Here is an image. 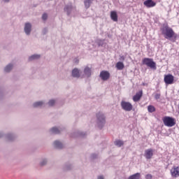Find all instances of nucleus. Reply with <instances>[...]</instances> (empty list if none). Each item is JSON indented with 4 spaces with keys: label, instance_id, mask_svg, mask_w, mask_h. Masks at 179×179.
Masks as SVG:
<instances>
[{
    "label": "nucleus",
    "instance_id": "18",
    "mask_svg": "<svg viewBox=\"0 0 179 179\" xmlns=\"http://www.w3.org/2000/svg\"><path fill=\"white\" fill-rule=\"evenodd\" d=\"M129 179H141V173H136L129 177Z\"/></svg>",
    "mask_w": 179,
    "mask_h": 179
},
{
    "label": "nucleus",
    "instance_id": "30",
    "mask_svg": "<svg viewBox=\"0 0 179 179\" xmlns=\"http://www.w3.org/2000/svg\"><path fill=\"white\" fill-rule=\"evenodd\" d=\"M47 164L46 160H43V162H41V166H45Z\"/></svg>",
    "mask_w": 179,
    "mask_h": 179
},
{
    "label": "nucleus",
    "instance_id": "24",
    "mask_svg": "<svg viewBox=\"0 0 179 179\" xmlns=\"http://www.w3.org/2000/svg\"><path fill=\"white\" fill-rule=\"evenodd\" d=\"M64 10H65V12L67 13V15H70L71 10H72V6H66L64 8Z\"/></svg>",
    "mask_w": 179,
    "mask_h": 179
},
{
    "label": "nucleus",
    "instance_id": "2",
    "mask_svg": "<svg viewBox=\"0 0 179 179\" xmlns=\"http://www.w3.org/2000/svg\"><path fill=\"white\" fill-rule=\"evenodd\" d=\"M143 64L145 65L147 67L152 69L156 70V62L153 61V59L150 58H144L143 59Z\"/></svg>",
    "mask_w": 179,
    "mask_h": 179
},
{
    "label": "nucleus",
    "instance_id": "34",
    "mask_svg": "<svg viewBox=\"0 0 179 179\" xmlns=\"http://www.w3.org/2000/svg\"><path fill=\"white\" fill-rule=\"evenodd\" d=\"M76 63L78 64V63H79V60H77V61H76Z\"/></svg>",
    "mask_w": 179,
    "mask_h": 179
},
{
    "label": "nucleus",
    "instance_id": "11",
    "mask_svg": "<svg viewBox=\"0 0 179 179\" xmlns=\"http://www.w3.org/2000/svg\"><path fill=\"white\" fill-rule=\"evenodd\" d=\"M143 4L146 8H153V6H156V2L153 1H145Z\"/></svg>",
    "mask_w": 179,
    "mask_h": 179
},
{
    "label": "nucleus",
    "instance_id": "17",
    "mask_svg": "<svg viewBox=\"0 0 179 179\" xmlns=\"http://www.w3.org/2000/svg\"><path fill=\"white\" fill-rule=\"evenodd\" d=\"M54 146H55L56 148H59V149L63 148V144H62V143H61V142L59 141H55L54 142Z\"/></svg>",
    "mask_w": 179,
    "mask_h": 179
},
{
    "label": "nucleus",
    "instance_id": "12",
    "mask_svg": "<svg viewBox=\"0 0 179 179\" xmlns=\"http://www.w3.org/2000/svg\"><path fill=\"white\" fill-rule=\"evenodd\" d=\"M110 19H112L113 22H118V15L117 11L110 12Z\"/></svg>",
    "mask_w": 179,
    "mask_h": 179
},
{
    "label": "nucleus",
    "instance_id": "23",
    "mask_svg": "<svg viewBox=\"0 0 179 179\" xmlns=\"http://www.w3.org/2000/svg\"><path fill=\"white\" fill-rule=\"evenodd\" d=\"M50 131L52 133V134H60V131L58 128L57 127H52L50 130Z\"/></svg>",
    "mask_w": 179,
    "mask_h": 179
},
{
    "label": "nucleus",
    "instance_id": "32",
    "mask_svg": "<svg viewBox=\"0 0 179 179\" xmlns=\"http://www.w3.org/2000/svg\"><path fill=\"white\" fill-rule=\"evenodd\" d=\"M120 60L124 61L125 60V57L124 56H121L120 57Z\"/></svg>",
    "mask_w": 179,
    "mask_h": 179
},
{
    "label": "nucleus",
    "instance_id": "27",
    "mask_svg": "<svg viewBox=\"0 0 179 179\" xmlns=\"http://www.w3.org/2000/svg\"><path fill=\"white\" fill-rule=\"evenodd\" d=\"M55 103H56L55 100H50L48 102V105L49 106L52 107L55 106Z\"/></svg>",
    "mask_w": 179,
    "mask_h": 179
},
{
    "label": "nucleus",
    "instance_id": "6",
    "mask_svg": "<svg viewBox=\"0 0 179 179\" xmlns=\"http://www.w3.org/2000/svg\"><path fill=\"white\" fill-rule=\"evenodd\" d=\"M171 177L173 178H177L179 177V166H173L170 171Z\"/></svg>",
    "mask_w": 179,
    "mask_h": 179
},
{
    "label": "nucleus",
    "instance_id": "22",
    "mask_svg": "<svg viewBox=\"0 0 179 179\" xmlns=\"http://www.w3.org/2000/svg\"><path fill=\"white\" fill-rule=\"evenodd\" d=\"M41 57V55H34L32 56H31L29 58V61H33V60H35V59H40Z\"/></svg>",
    "mask_w": 179,
    "mask_h": 179
},
{
    "label": "nucleus",
    "instance_id": "28",
    "mask_svg": "<svg viewBox=\"0 0 179 179\" xmlns=\"http://www.w3.org/2000/svg\"><path fill=\"white\" fill-rule=\"evenodd\" d=\"M160 96H161V94H155V99L156 100H159V99H160Z\"/></svg>",
    "mask_w": 179,
    "mask_h": 179
},
{
    "label": "nucleus",
    "instance_id": "33",
    "mask_svg": "<svg viewBox=\"0 0 179 179\" xmlns=\"http://www.w3.org/2000/svg\"><path fill=\"white\" fill-rule=\"evenodd\" d=\"M98 179H104V177L103 176H98Z\"/></svg>",
    "mask_w": 179,
    "mask_h": 179
},
{
    "label": "nucleus",
    "instance_id": "19",
    "mask_svg": "<svg viewBox=\"0 0 179 179\" xmlns=\"http://www.w3.org/2000/svg\"><path fill=\"white\" fill-rule=\"evenodd\" d=\"M148 111L150 113H153L156 112V108H155V106H153L152 105H150L148 106Z\"/></svg>",
    "mask_w": 179,
    "mask_h": 179
},
{
    "label": "nucleus",
    "instance_id": "35",
    "mask_svg": "<svg viewBox=\"0 0 179 179\" xmlns=\"http://www.w3.org/2000/svg\"><path fill=\"white\" fill-rule=\"evenodd\" d=\"M148 1H152V0H148Z\"/></svg>",
    "mask_w": 179,
    "mask_h": 179
},
{
    "label": "nucleus",
    "instance_id": "1",
    "mask_svg": "<svg viewBox=\"0 0 179 179\" xmlns=\"http://www.w3.org/2000/svg\"><path fill=\"white\" fill-rule=\"evenodd\" d=\"M161 31L164 35V37L167 40H170L171 38H174V40L177 39V34L172 29L171 27H169L168 24H164L161 28Z\"/></svg>",
    "mask_w": 179,
    "mask_h": 179
},
{
    "label": "nucleus",
    "instance_id": "21",
    "mask_svg": "<svg viewBox=\"0 0 179 179\" xmlns=\"http://www.w3.org/2000/svg\"><path fill=\"white\" fill-rule=\"evenodd\" d=\"M13 64H8V66H6L4 69V71L6 73H9L10 72V71L13 69Z\"/></svg>",
    "mask_w": 179,
    "mask_h": 179
},
{
    "label": "nucleus",
    "instance_id": "14",
    "mask_svg": "<svg viewBox=\"0 0 179 179\" xmlns=\"http://www.w3.org/2000/svg\"><path fill=\"white\" fill-rule=\"evenodd\" d=\"M84 73L87 78L91 77V76H92V69H90L88 66L85 67V69H84Z\"/></svg>",
    "mask_w": 179,
    "mask_h": 179
},
{
    "label": "nucleus",
    "instance_id": "15",
    "mask_svg": "<svg viewBox=\"0 0 179 179\" xmlns=\"http://www.w3.org/2000/svg\"><path fill=\"white\" fill-rule=\"evenodd\" d=\"M72 76L73 78H79L80 77V71L78 69H74L72 71Z\"/></svg>",
    "mask_w": 179,
    "mask_h": 179
},
{
    "label": "nucleus",
    "instance_id": "7",
    "mask_svg": "<svg viewBox=\"0 0 179 179\" xmlns=\"http://www.w3.org/2000/svg\"><path fill=\"white\" fill-rule=\"evenodd\" d=\"M99 77L103 81H107L110 78V73L107 71H102L100 73Z\"/></svg>",
    "mask_w": 179,
    "mask_h": 179
},
{
    "label": "nucleus",
    "instance_id": "31",
    "mask_svg": "<svg viewBox=\"0 0 179 179\" xmlns=\"http://www.w3.org/2000/svg\"><path fill=\"white\" fill-rule=\"evenodd\" d=\"M145 178H146V179H152V175H150V174H147L146 176H145Z\"/></svg>",
    "mask_w": 179,
    "mask_h": 179
},
{
    "label": "nucleus",
    "instance_id": "3",
    "mask_svg": "<svg viewBox=\"0 0 179 179\" xmlns=\"http://www.w3.org/2000/svg\"><path fill=\"white\" fill-rule=\"evenodd\" d=\"M162 121L166 127H173L176 125V122L174 120V118L171 117H164L162 119Z\"/></svg>",
    "mask_w": 179,
    "mask_h": 179
},
{
    "label": "nucleus",
    "instance_id": "4",
    "mask_svg": "<svg viewBox=\"0 0 179 179\" xmlns=\"http://www.w3.org/2000/svg\"><path fill=\"white\" fill-rule=\"evenodd\" d=\"M120 106L122 107V109L126 112H131L132 111V109H134L132 103L128 101H122Z\"/></svg>",
    "mask_w": 179,
    "mask_h": 179
},
{
    "label": "nucleus",
    "instance_id": "26",
    "mask_svg": "<svg viewBox=\"0 0 179 179\" xmlns=\"http://www.w3.org/2000/svg\"><path fill=\"white\" fill-rule=\"evenodd\" d=\"M91 3H92V1H85V8H86L87 9H88V8L90 7Z\"/></svg>",
    "mask_w": 179,
    "mask_h": 179
},
{
    "label": "nucleus",
    "instance_id": "13",
    "mask_svg": "<svg viewBox=\"0 0 179 179\" xmlns=\"http://www.w3.org/2000/svg\"><path fill=\"white\" fill-rule=\"evenodd\" d=\"M31 31V24L30 23H26L24 27V32L26 34H30Z\"/></svg>",
    "mask_w": 179,
    "mask_h": 179
},
{
    "label": "nucleus",
    "instance_id": "9",
    "mask_svg": "<svg viewBox=\"0 0 179 179\" xmlns=\"http://www.w3.org/2000/svg\"><path fill=\"white\" fill-rule=\"evenodd\" d=\"M144 157L146 159H151L153 157V149L150 148L145 150Z\"/></svg>",
    "mask_w": 179,
    "mask_h": 179
},
{
    "label": "nucleus",
    "instance_id": "8",
    "mask_svg": "<svg viewBox=\"0 0 179 179\" xmlns=\"http://www.w3.org/2000/svg\"><path fill=\"white\" fill-rule=\"evenodd\" d=\"M96 117H97V120H98V124H99V127L106 123V117L101 113H99L96 115Z\"/></svg>",
    "mask_w": 179,
    "mask_h": 179
},
{
    "label": "nucleus",
    "instance_id": "25",
    "mask_svg": "<svg viewBox=\"0 0 179 179\" xmlns=\"http://www.w3.org/2000/svg\"><path fill=\"white\" fill-rule=\"evenodd\" d=\"M43 105V101H38L34 103V108L41 107Z\"/></svg>",
    "mask_w": 179,
    "mask_h": 179
},
{
    "label": "nucleus",
    "instance_id": "20",
    "mask_svg": "<svg viewBox=\"0 0 179 179\" xmlns=\"http://www.w3.org/2000/svg\"><path fill=\"white\" fill-rule=\"evenodd\" d=\"M115 145L117 146L118 148H121L122 145H124V141L121 140H116L115 141Z\"/></svg>",
    "mask_w": 179,
    "mask_h": 179
},
{
    "label": "nucleus",
    "instance_id": "10",
    "mask_svg": "<svg viewBox=\"0 0 179 179\" xmlns=\"http://www.w3.org/2000/svg\"><path fill=\"white\" fill-rule=\"evenodd\" d=\"M143 96V92L142 90H140L138 92H137L134 96H133V101L134 102H138L141 101V99H142V96Z\"/></svg>",
    "mask_w": 179,
    "mask_h": 179
},
{
    "label": "nucleus",
    "instance_id": "5",
    "mask_svg": "<svg viewBox=\"0 0 179 179\" xmlns=\"http://www.w3.org/2000/svg\"><path fill=\"white\" fill-rule=\"evenodd\" d=\"M164 81L166 85L174 84V76L172 74L164 75Z\"/></svg>",
    "mask_w": 179,
    "mask_h": 179
},
{
    "label": "nucleus",
    "instance_id": "16",
    "mask_svg": "<svg viewBox=\"0 0 179 179\" xmlns=\"http://www.w3.org/2000/svg\"><path fill=\"white\" fill-rule=\"evenodd\" d=\"M116 68L119 71H122L124 68V63H122V62H118L116 64Z\"/></svg>",
    "mask_w": 179,
    "mask_h": 179
},
{
    "label": "nucleus",
    "instance_id": "29",
    "mask_svg": "<svg viewBox=\"0 0 179 179\" xmlns=\"http://www.w3.org/2000/svg\"><path fill=\"white\" fill-rule=\"evenodd\" d=\"M42 19H43V20H47V19H48V14L44 13L43 15V16H42Z\"/></svg>",
    "mask_w": 179,
    "mask_h": 179
}]
</instances>
